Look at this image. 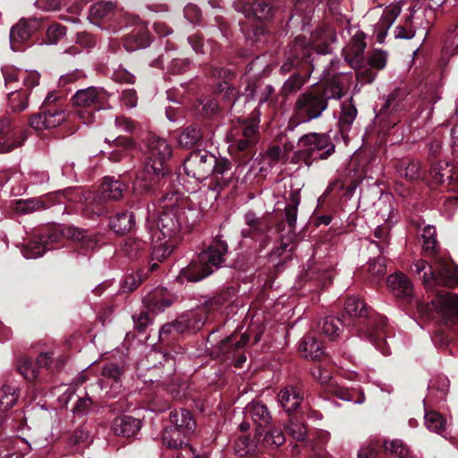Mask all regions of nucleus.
<instances>
[{"mask_svg": "<svg viewBox=\"0 0 458 458\" xmlns=\"http://www.w3.org/2000/svg\"><path fill=\"white\" fill-rule=\"evenodd\" d=\"M183 169L189 177L196 181H202L211 175L214 185L209 186L208 191L214 199L216 198V191L226 187L233 179L231 162L205 149L192 151L185 158Z\"/></svg>", "mask_w": 458, "mask_h": 458, "instance_id": "1", "label": "nucleus"}, {"mask_svg": "<svg viewBox=\"0 0 458 458\" xmlns=\"http://www.w3.org/2000/svg\"><path fill=\"white\" fill-rule=\"evenodd\" d=\"M322 86L305 91L295 100L289 126L293 129L300 123H309L321 116L331 98L339 99L344 95L340 77H334Z\"/></svg>", "mask_w": 458, "mask_h": 458, "instance_id": "2", "label": "nucleus"}, {"mask_svg": "<svg viewBox=\"0 0 458 458\" xmlns=\"http://www.w3.org/2000/svg\"><path fill=\"white\" fill-rule=\"evenodd\" d=\"M149 154L140 177L134 182V190L140 192L151 189L163 178L167 171L166 161L171 157L172 149L165 139L152 137L148 142Z\"/></svg>", "mask_w": 458, "mask_h": 458, "instance_id": "3", "label": "nucleus"}, {"mask_svg": "<svg viewBox=\"0 0 458 458\" xmlns=\"http://www.w3.org/2000/svg\"><path fill=\"white\" fill-rule=\"evenodd\" d=\"M227 243L220 237L214 239L209 247L200 252L188 267L182 268L179 278L190 282L200 281L221 267L227 253Z\"/></svg>", "mask_w": 458, "mask_h": 458, "instance_id": "4", "label": "nucleus"}, {"mask_svg": "<svg viewBox=\"0 0 458 458\" xmlns=\"http://www.w3.org/2000/svg\"><path fill=\"white\" fill-rule=\"evenodd\" d=\"M164 211L157 223L153 238L177 242L182 225L185 222L184 201L177 192L166 194L163 198Z\"/></svg>", "mask_w": 458, "mask_h": 458, "instance_id": "5", "label": "nucleus"}, {"mask_svg": "<svg viewBox=\"0 0 458 458\" xmlns=\"http://www.w3.org/2000/svg\"><path fill=\"white\" fill-rule=\"evenodd\" d=\"M411 270L418 275L423 272L422 282L428 289L436 285L458 284V269L454 267L451 261L440 257H437L432 265L423 259L416 260Z\"/></svg>", "mask_w": 458, "mask_h": 458, "instance_id": "6", "label": "nucleus"}, {"mask_svg": "<svg viewBox=\"0 0 458 458\" xmlns=\"http://www.w3.org/2000/svg\"><path fill=\"white\" fill-rule=\"evenodd\" d=\"M89 199V197L84 196L82 190L80 188L66 189L47 196L46 200L43 199L16 200L13 208L17 213L26 215L34 211L47 208L55 203L61 204L64 199H67L70 202H81L83 199L87 201Z\"/></svg>", "mask_w": 458, "mask_h": 458, "instance_id": "7", "label": "nucleus"}, {"mask_svg": "<svg viewBox=\"0 0 458 458\" xmlns=\"http://www.w3.org/2000/svg\"><path fill=\"white\" fill-rule=\"evenodd\" d=\"M300 151H302L306 157L304 161L309 163V159H326L335 152V145L328 135L325 133L312 132L302 136L298 142Z\"/></svg>", "mask_w": 458, "mask_h": 458, "instance_id": "8", "label": "nucleus"}, {"mask_svg": "<svg viewBox=\"0 0 458 458\" xmlns=\"http://www.w3.org/2000/svg\"><path fill=\"white\" fill-rule=\"evenodd\" d=\"M48 446L47 439L33 440L32 444L26 441L24 438L16 437L4 441L0 445V458H24L30 452L34 451L36 458H42L47 452L44 450Z\"/></svg>", "mask_w": 458, "mask_h": 458, "instance_id": "9", "label": "nucleus"}, {"mask_svg": "<svg viewBox=\"0 0 458 458\" xmlns=\"http://www.w3.org/2000/svg\"><path fill=\"white\" fill-rule=\"evenodd\" d=\"M428 306V310H436L447 326L458 331V295L442 292Z\"/></svg>", "mask_w": 458, "mask_h": 458, "instance_id": "10", "label": "nucleus"}, {"mask_svg": "<svg viewBox=\"0 0 458 458\" xmlns=\"http://www.w3.org/2000/svg\"><path fill=\"white\" fill-rule=\"evenodd\" d=\"M67 118L66 108L64 104H57L50 107H42V111L30 118V125L37 131L55 128L61 125Z\"/></svg>", "mask_w": 458, "mask_h": 458, "instance_id": "11", "label": "nucleus"}, {"mask_svg": "<svg viewBox=\"0 0 458 458\" xmlns=\"http://www.w3.org/2000/svg\"><path fill=\"white\" fill-rule=\"evenodd\" d=\"M244 221L246 226L242 229V236L259 242V246L264 248L268 242L267 233L271 229L269 222L264 217H259L252 211L245 214Z\"/></svg>", "mask_w": 458, "mask_h": 458, "instance_id": "12", "label": "nucleus"}, {"mask_svg": "<svg viewBox=\"0 0 458 458\" xmlns=\"http://www.w3.org/2000/svg\"><path fill=\"white\" fill-rule=\"evenodd\" d=\"M430 175L437 183L448 182L450 190L458 192V168L453 167L445 161H439L432 165ZM454 203H458V195L449 198L445 200V206L448 208Z\"/></svg>", "mask_w": 458, "mask_h": 458, "instance_id": "13", "label": "nucleus"}, {"mask_svg": "<svg viewBox=\"0 0 458 458\" xmlns=\"http://www.w3.org/2000/svg\"><path fill=\"white\" fill-rule=\"evenodd\" d=\"M40 21L37 19H21L16 25L13 26L10 31V44L14 51L21 50V46L27 42L31 34L38 30Z\"/></svg>", "mask_w": 458, "mask_h": 458, "instance_id": "14", "label": "nucleus"}, {"mask_svg": "<svg viewBox=\"0 0 458 458\" xmlns=\"http://www.w3.org/2000/svg\"><path fill=\"white\" fill-rule=\"evenodd\" d=\"M73 103L82 108L99 110L106 99V92L102 89L89 87L78 90L73 96Z\"/></svg>", "mask_w": 458, "mask_h": 458, "instance_id": "15", "label": "nucleus"}, {"mask_svg": "<svg viewBox=\"0 0 458 458\" xmlns=\"http://www.w3.org/2000/svg\"><path fill=\"white\" fill-rule=\"evenodd\" d=\"M273 92L274 89L270 85H266L263 89L258 90L257 86L250 84L246 87L244 93L234 99L232 107L234 111L240 112V106L242 104L249 103L254 99H257L259 104L261 105L268 100L269 96Z\"/></svg>", "mask_w": 458, "mask_h": 458, "instance_id": "16", "label": "nucleus"}, {"mask_svg": "<svg viewBox=\"0 0 458 458\" xmlns=\"http://www.w3.org/2000/svg\"><path fill=\"white\" fill-rule=\"evenodd\" d=\"M173 302V296H171L165 288L161 287L156 288L143 299L144 305L152 313L164 311L166 308L171 306Z\"/></svg>", "mask_w": 458, "mask_h": 458, "instance_id": "17", "label": "nucleus"}, {"mask_svg": "<svg viewBox=\"0 0 458 458\" xmlns=\"http://www.w3.org/2000/svg\"><path fill=\"white\" fill-rule=\"evenodd\" d=\"M387 286L397 298H406L411 295L412 283L403 273H395L387 277Z\"/></svg>", "mask_w": 458, "mask_h": 458, "instance_id": "18", "label": "nucleus"}, {"mask_svg": "<svg viewBox=\"0 0 458 458\" xmlns=\"http://www.w3.org/2000/svg\"><path fill=\"white\" fill-rule=\"evenodd\" d=\"M141 423L131 416H120L114 420L112 428L118 436L131 437L135 436L140 429Z\"/></svg>", "mask_w": 458, "mask_h": 458, "instance_id": "19", "label": "nucleus"}, {"mask_svg": "<svg viewBox=\"0 0 458 458\" xmlns=\"http://www.w3.org/2000/svg\"><path fill=\"white\" fill-rule=\"evenodd\" d=\"M62 234L72 241L80 242L81 247L86 250L97 248L98 241L97 236L90 234L85 230L74 226H66L62 229Z\"/></svg>", "mask_w": 458, "mask_h": 458, "instance_id": "20", "label": "nucleus"}, {"mask_svg": "<svg viewBox=\"0 0 458 458\" xmlns=\"http://www.w3.org/2000/svg\"><path fill=\"white\" fill-rule=\"evenodd\" d=\"M172 426L182 431L183 436L192 433L196 428V422L191 413L183 409L174 410L170 412Z\"/></svg>", "mask_w": 458, "mask_h": 458, "instance_id": "21", "label": "nucleus"}, {"mask_svg": "<svg viewBox=\"0 0 458 458\" xmlns=\"http://www.w3.org/2000/svg\"><path fill=\"white\" fill-rule=\"evenodd\" d=\"M277 399L280 405L288 413L294 411L302 401V397L293 386L282 389L278 394Z\"/></svg>", "mask_w": 458, "mask_h": 458, "instance_id": "22", "label": "nucleus"}, {"mask_svg": "<svg viewBox=\"0 0 458 458\" xmlns=\"http://www.w3.org/2000/svg\"><path fill=\"white\" fill-rule=\"evenodd\" d=\"M11 120L8 117H4L0 120V135L7 131L10 127ZM28 134L26 131H21L19 135L14 137L12 142H9L0 138V153H8L14 148L21 147L27 140Z\"/></svg>", "mask_w": 458, "mask_h": 458, "instance_id": "23", "label": "nucleus"}, {"mask_svg": "<svg viewBox=\"0 0 458 458\" xmlns=\"http://www.w3.org/2000/svg\"><path fill=\"white\" fill-rule=\"evenodd\" d=\"M246 412L258 426V429H262L268 426L272 419L267 406L259 402L249 404L246 408Z\"/></svg>", "mask_w": 458, "mask_h": 458, "instance_id": "24", "label": "nucleus"}, {"mask_svg": "<svg viewBox=\"0 0 458 458\" xmlns=\"http://www.w3.org/2000/svg\"><path fill=\"white\" fill-rule=\"evenodd\" d=\"M236 9L245 14L248 18L256 20H266L272 16V8L267 3H245Z\"/></svg>", "mask_w": 458, "mask_h": 458, "instance_id": "25", "label": "nucleus"}, {"mask_svg": "<svg viewBox=\"0 0 458 458\" xmlns=\"http://www.w3.org/2000/svg\"><path fill=\"white\" fill-rule=\"evenodd\" d=\"M258 124L243 123L241 127V135L235 139V145L239 150L251 148L257 141Z\"/></svg>", "mask_w": 458, "mask_h": 458, "instance_id": "26", "label": "nucleus"}, {"mask_svg": "<svg viewBox=\"0 0 458 458\" xmlns=\"http://www.w3.org/2000/svg\"><path fill=\"white\" fill-rule=\"evenodd\" d=\"M103 379L100 381V386L102 389L106 388V385L112 381L113 385L111 387L116 389L121 387V377L123 374V369L117 364L108 363L102 369Z\"/></svg>", "mask_w": 458, "mask_h": 458, "instance_id": "27", "label": "nucleus"}, {"mask_svg": "<svg viewBox=\"0 0 458 458\" xmlns=\"http://www.w3.org/2000/svg\"><path fill=\"white\" fill-rule=\"evenodd\" d=\"M125 190L124 184L113 177H105L101 185V193L104 199L118 200Z\"/></svg>", "mask_w": 458, "mask_h": 458, "instance_id": "28", "label": "nucleus"}, {"mask_svg": "<svg viewBox=\"0 0 458 458\" xmlns=\"http://www.w3.org/2000/svg\"><path fill=\"white\" fill-rule=\"evenodd\" d=\"M343 323L339 318L327 316L318 322V331L330 340H335L342 331Z\"/></svg>", "mask_w": 458, "mask_h": 458, "instance_id": "29", "label": "nucleus"}, {"mask_svg": "<svg viewBox=\"0 0 458 458\" xmlns=\"http://www.w3.org/2000/svg\"><path fill=\"white\" fill-rule=\"evenodd\" d=\"M186 437L183 436L182 430L174 426H170L165 429L162 435V442L169 448H182L186 445Z\"/></svg>", "mask_w": 458, "mask_h": 458, "instance_id": "30", "label": "nucleus"}, {"mask_svg": "<svg viewBox=\"0 0 458 458\" xmlns=\"http://www.w3.org/2000/svg\"><path fill=\"white\" fill-rule=\"evenodd\" d=\"M384 325L385 321L381 319L379 325L369 330L365 335H367L372 344H374L375 347L382 352V354L388 355L390 354V349L386 341L385 332L383 330Z\"/></svg>", "mask_w": 458, "mask_h": 458, "instance_id": "31", "label": "nucleus"}, {"mask_svg": "<svg viewBox=\"0 0 458 458\" xmlns=\"http://www.w3.org/2000/svg\"><path fill=\"white\" fill-rule=\"evenodd\" d=\"M134 225V219L131 213L123 212L110 218L111 228L119 234L129 232Z\"/></svg>", "mask_w": 458, "mask_h": 458, "instance_id": "32", "label": "nucleus"}, {"mask_svg": "<svg viewBox=\"0 0 458 458\" xmlns=\"http://www.w3.org/2000/svg\"><path fill=\"white\" fill-rule=\"evenodd\" d=\"M201 139L202 132L196 126L186 127L177 136L178 144L185 148L195 146Z\"/></svg>", "mask_w": 458, "mask_h": 458, "instance_id": "33", "label": "nucleus"}, {"mask_svg": "<svg viewBox=\"0 0 458 458\" xmlns=\"http://www.w3.org/2000/svg\"><path fill=\"white\" fill-rule=\"evenodd\" d=\"M256 436L258 441H261L267 446H279L285 440L283 431L278 428H272L268 431L257 429Z\"/></svg>", "mask_w": 458, "mask_h": 458, "instance_id": "34", "label": "nucleus"}, {"mask_svg": "<svg viewBox=\"0 0 458 458\" xmlns=\"http://www.w3.org/2000/svg\"><path fill=\"white\" fill-rule=\"evenodd\" d=\"M300 350L306 358L311 360L319 359L324 354L321 344L311 335H308L303 339Z\"/></svg>", "mask_w": 458, "mask_h": 458, "instance_id": "35", "label": "nucleus"}, {"mask_svg": "<svg viewBox=\"0 0 458 458\" xmlns=\"http://www.w3.org/2000/svg\"><path fill=\"white\" fill-rule=\"evenodd\" d=\"M146 247V242L136 237H128L123 240L122 244V251L125 256L132 259L143 251Z\"/></svg>", "mask_w": 458, "mask_h": 458, "instance_id": "36", "label": "nucleus"}, {"mask_svg": "<svg viewBox=\"0 0 458 458\" xmlns=\"http://www.w3.org/2000/svg\"><path fill=\"white\" fill-rule=\"evenodd\" d=\"M152 259L161 261L169 256L174 250L176 242L167 240L153 238Z\"/></svg>", "mask_w": 458, "mask_h": 458, "instance_id": "37", "label": "nucleus"}, {"mask_svg": "<svg viewBox=\"0 0 458 458\" xmlns=\"http://www.w3.org/2000/svg\"><path fill=\"white\" fill-rule=\"evenodd\" d=\"M300 201V192L298 191H292L289 197V203L284 208L286 222L292 228L295 226L297 221V212Z\"/></svg>", "mask_w": 458, "mask_h": 458, "instance_id": "38", "label": "nucleus"}, {"mask_svg": "<svg viewBox=\"0 0 458 458\" xmlns=\"http://www.w3.org/2000/svg\"><path fill=\"white\" fill-rule=\"evenodd\" d=\"M18 400L16 388L8 385L0 387V412L12 408Z\"/></svg>", "mask_w": 458, "mask_h": 458, "instance_id": "39", "label": "nucleus"}, {"mask_svg": "<svg viewBox=\"0 0 458 458\" xmlns=\"http://www.w3.org/2000/svg\"><path fill=\"white\" fill-rule=\"evenodd\" d=\"M344 312L350 317L363 318L367 315V308L361 300L351 296L345 301Z\"/></svg>", "mask_w": 458, "mask_h": 458, "instance_id": "40", "label": "nucleus"}, {"mask_svg": "<svg viewBox=\"0 0 458 458\" xmlns=\"http://www.w3.org/2000/svg\"><path fill=\"white\" fill-rule=\"evenodd\" d=\"M357 116V109L352 100L342 105V111L339 119V125L342 131L349 129Z\"/></svg>", "mask_w": 458, "mask_h": 458, "instance_id": "41", "label": "nucleus"}, {"mask_svg": "<svg viewBox=\"0 0 458 458\" xmlns=\"http://www.w3.org/2000/svg\"><path fill=\"white\" fill-rule=\"evenodd\" d=\"M425 425L430 431L444 434L446 421L438 412L428 411L425 413Z\"/></svg>", "mask_w": 458, "mask_h": 458, "instance_id": "42", "label": "nucleus"}, {"mask_svg": "<svg viewBox=\"0 0 458 458\" xmlns=\"http://www.w3.org/2000/svg\"><path fill=\"white\" fill-rule=\"evenodd\" d=\"M402 177L409 181L416 180L420 177V164L414 160L403 161L397 169Z\"/></svg>", "mask_w": 458, "mask_h": 458, "instance_id": "43", "label": "nucleus"}, {"mask_svg": "<svg viewBox=\"0 0 458 458\" xmlns=\"http://www.w3.org/2000/svg\"><path fill=\"white\" fill-rule=\"evenodd\" d=\"M18 369L28 381H34L39 373V366L37 360L34 361L29 358L22 359L20 361Z\"/></svg>", "mask_w": 458, "mask_h": 458, "instance_id": "44", "label": "nucleus"}, {"mask_svg": "<svg viewBox=\"0 0 458 458\" xmlns=\"http://www.w3.org/2000/svg\"><path fill=\"white\" fill-rule=\"evenodd\" d=\"M29 93L27 91L19 90L9 94V106L12 112L19 113L24 111L28 107Z\"/></svg>", "mask_w": 458, "mask_h": 458, "instance_id": "45", "label": "nucleus"}, {"mask_svg": "<svg viewBox=\"0 0 458 458\" xmlns=\"http://www.w3.org/2000/svg\"><path fill=\"white\" fill-rule=\"evenodd\" d=\"M47 240L43 238L38 241H31L23 249L22 253L26 259H37L46 252Z\"/></svg>", "mask_w": 458, "mask_h": 458, "instance_id": "46", "label": "nucleus"}, {"mask_svg": "<svg viewBox=\"0 0 458 458\" xmlns=\"http://www.w3.org/2000/svg\"><path fill=\"white\" fill-rule=\"evenodd\" d=\"M401 13V7L397 4L389 5L385 8L379 21V26L387 30Z\"/></svg>", "mask_w": 458, "mask_h": 458, "instance_id": "47", "label": "nucleus"}, {"mask_svg": "<svg viewBox=\"0 0 458 458\" xmlns=\"http://www.w3.org/2000/svg\"><path fill=\"white\" fill-rule=\"evenodd\" d=\"M332 393L339 399L352 402L356 404H361L365 401V395L362 392H359V396L354 397L357 393L355 390L350 391L347 388L337 386L332 390Z\"/></svg>", "mask_w": 458, "mask_h": 458, "instance_id": "48", "label": "nucleus"}, {"mask_svg": "<svg viewBox=\"0 0 458 458\" xmlns=\"http://www.w3.org/2000/svg\"><path fill=\"white\" fill-rule=\"evenodd\" d=\"M384 446L386 451H389L397 458H411L408 447H406L401 440L385 441Z\"/></svg>", "mask_w": 458, "mask_h": 458, "instance_id": "49", "label": "nucleus"}, {"mask_svg": "<svg viewBox=\"0 0 458 458\" xmlns=\"http://www.w3.org/2000/svg\"><path fill=\"white\" fill-rule=\"evenodd\" d=\"M114 9V5L110 2H98L90 8V17L93 19L107 18Z\"/></svg>", "mask_w": 458, "mask_h": 458, "instance_id": "50", "label": "nucleus"}, {"mask_svg": "<svg viewBox=\"0 0 458 458\" xmlns=\"http://www.w3.org/2000/svg\"><path fill=\"white\" fill-rule=\"evenodd\" d=\"M386 272V259L377 257L369 262V273L374 279H380Z\"/></svg>", "mask_w": 458, "mask_h": 458, "instance_id": "51", "label": "nucleus"}, {"mask_svg": "<svg viewBox=\"0 0 458 458\" xmlns=\"http://www.w3.org/2000/svg\"><path fill=\"white\" fill-rule=\"evenodd\" d=\"M305 81L299 74L291 76L283 85L282 93L285 96L297 92L304 84Z\"/></svg>", "mask_w": 458, "mask_h": 458, "instance_id": "52", "label": "nucleus"}, {"mask_svg": "<svg viewBox=\"0 0 458 458\" xmlns=\"http://www.w3.org/2000/svg\"><path fill=\"white\" fill-rule=\"evenodd\" d=\"M376 207L378 208L377 216H379L382 220L389 221L392 218L394 209L388 197L379 199Z\"/></svg>", "mask_w": 458, "mask_h": 458, "instance_id": "53", "label": "nucleus"}, {"mask_svg": "<svg viewBox=\"0 0 458 458\" xmlns=\"http://www.w3.org/2000/svg\"><path fill=\"white\" fill-rule=\"evenodd\" d=\"M18 75L27 89L33 88L39 83L40 74L37 71H21Z\"/></svg>", "mask_w": 458, "mask_h": 458, "instance_id": "54", "label": "nucleus"}, {"mask_svg": "<svg viewBox=\"0 0 458 458\" xmlns=\"http://www.w3.org/2000/svg\"><path fill=\"white\" fill-rule=\"evenodd\" d=\"M286 428L289 435L299 441L303 440L306 436L305 426L295 420H291Z\"/></svg>", "mask_w": 458, "mask_h": 458, "instance_id": "55", "label": "nucleus"}, {"mask_svg": "<svg viewBox=\"0 0 458 458\" xmlns=\"http://www.w3.org/2000/svg\"><path fill=\"white\" fill-rule=\"evenodd\" d=\"M65 27L60 24H53L47 30V44H56L57 41L65 35Z\"/></svg>", "mask_w": 458, "mask_h": 458, "instance_id": "56", "label": "nucleus"}, {"mask_svg": "<svg viewBox=\"0 0 458 458\" xmlns=\"http://www.w3.org/2000/svg\"><path fill=\"white\" fill-rule=\"evenodd\" d=\"M365 47H366V44L363 41H361V40L357 41V43L355 44V46L352 48L354 56L352 58H349V56L347 55H345L346 62H348L349 64L351 66H352L353 68H356L358 65H360V64L362 60V53H363Z\"/></svg>", "mask_w": 458, "mask_h": 458, "instance_id": "57", "label": "nucleus"}, {"mask_svg": "<svg viewBox=\"0 0 458 458\" xmlns=\"http://www.w3.org/2000/svg\"><path fill=\"white\" fill-rule=\"evenodd\" d=\"M218 105L216 101L210 98H203L198 106V109L201 111L202 114L207 116L215 114Z\"/></svg>", "mask_w": 458, "mask_h": 458, "instance_id": "58", "label": "nucleus"}, {"mask_svg": "<svg viewBox=\"0 0 458 458\" xmlns=\"http://www.w3.org/2000/svg\"><path fill=\"white\" fill-rule=\"evenodd\" d=\"M387 55L384 51H376L369 57V64L371 67L383 69L386 64Z\"/></svg>", "mask_w": 458, "mask_h": 458, "instance_id": "59", "label": "nucleus"}, {"mask_svg": "<svg viewBox=\"0 0 458 458\" xmlns=\"http://www.w3.org/2000/svg\"><path fill=\"white\" fill-rule=\"evenodd\" d=\"M138 98L136 91L133 89H124L122 92L121 102L123 106L129 108L137 106Z\"/></svg>", "mask_w": 458, "mask_h": 458, "instance_id": "60", "label": "nucleus"}, {"mask_svg": "<svg viewBox=\"0 0 458 458\" xmlns=\"http://www.w3.org/2000/svg\"><path fill=\"white\" fill-rule=\"evenodd\" d=\"M267 156L274 163L287 160L286 150L282 149L279 146H272L267 150Z\"/></svg>", "mask_w": 458, "mask_h": 458, "instance_id": "61", "label": "nucleus"}, {"mask_svg": "<svg viewBox=\"0 0 458 458\" xmlns=\"http://www.w3.org/2000/svg\"><path fill=\"white\" fill-rule=\"evenodd\" d=\"M134 327L139 332H142L151 323V318L147 312H140L139 315L132 317Z\"/></svg>", "mask_w": 458, "mask_h": 458, "instance_id": "62", "label": "nucleus"}, {"mask_svg": "<svg viewBox=\"0 0 458 458\" xmlns=\"http://www.w3.org/2000/svg\"><path fill=\"white\" fill-rule=\"evenodd\" d=\"M251 451V445L247 438H240L234 444V452L240 456L243 457L250 454Z\"/></svg>", "mask_w": 458, "mask_h": 458, "instance_id": "63", "label": "nucleus"}, {"mask_svg": "<svg viewBox=\"0 0 458 458\" xmlns=\"http://www.w3.org/2000/svg\"><path fill=\"white\" fill-rule=\"evenodd\" d=\"M112 78L114 81L117 82L129 84L134 83L135 79L132 74H131L129 72L123 69H118L114 71Z\"/></svg>", "mask_w": 458, "mask_h": 458, "instance_id": "64", "label": "nucleus"}]
</instances>
